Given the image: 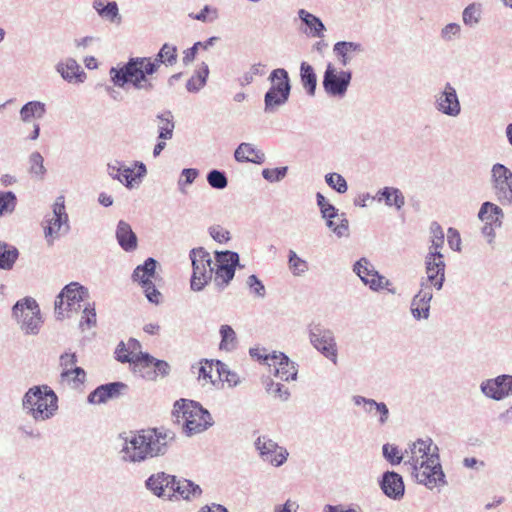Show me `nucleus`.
Returning a JSON list of instances; mask_svg holds the SVG:
<instances>
[{"instance_id":"nucleus-54","label":"nucleus","mask_w":512,"mask_h":512,"mask_svg":"<svg viewBox=\"0 0 512 512\" xmlns=\"http://www.w3.org/2000/svg\"><path fill=\"white\" fill-rule=\"evenodd\" d=\"M209 232L211 237L219 243L227 242L230 239L229 231L220 225L210 227Z\"/></svg>"},{"instance_id":"nucleus-11","label":"nucleus","mask_w":512,"mask_h":512,"mask_svg":"<svg viewBox=\"0 0 512 512\" xmlns=\"http://www.w3.org/2000/svg\"><path fill=\"white\" fill-rule=\"evenodd\" d=\"M13 314L27 333H35L41 324L40 309L34 299L18 301Z\"/></svg>"},{"instance_id":"nucleus-32","label":"nucleus","mask_w":512,"mask_h":512,"mask_svg":"<svg viewBox=\"0 0 512 512\" xmlns=\"http://www.w3.org/2000/svg\"><path fill=\"white\" fill-rule=\"evenodd\" d=\"M317 203L321 209L323 217L328 219L329 227H331L338 235H342L347 230V226L335 225L333 221L334 218H337L335 207L332 206L320 193L317 194Z\"/></svg>"},{"instance_id":"nucleus-46","label":"nucleus","mask_w":512,"mask_h":512,"mask_svg":"<svg viewBox=\"0 0 512 512\" xmlns=\"http://www.w3.org/2000/svg\"><path fill=\"white\" fill-rule=\"evenodd\" d=\"M381 194L385 198L386 204L388 205H394L397 208H401L404 204V197L398 189L387 187L382 191Z\"/></svg>"},{"instance_id":"nucleus-50","label":"nucleus","mask_w":512,"mask_h":512,"mask_svg":"<svg viewBox=\"0 0 512 512\" xmlns=\"http://www.w3.org/2000/svg\"><path fill=\"white\" fill-rule=\"evenodd\" d=\"M326 182L339 193H345L347 191L346 180L338 173L327 174Z\"/></svg>"},{"instance_id":"nucleus-41","label":"nucleus","mask_w":512,"mask_h":512,"mask_svg":"<svg viewBox=\"0 0 512 512\" xmlns=\"http://www.w3.org/2000/svg\"><path fill=\"white\" fill-rule=\"evenodd\" d=\"M159 139L167 140L173 136L174 123L172 115L165 113L158 116Z\"/></svg>"},{"instance_id":"nucleus-22","label":"nucleus","mask_w":512,"mask_h":512,"mask_svg":"<svg viewBox=\"0 0 512 512\" xmlns=\"http://www.w3.org/2000/svg\"><path fill=\"white\" fill-rule=\"evenodd\" d=\"M126 385L122 382H113L97 387L88 396V401L91 404L106 403L110 399H115L120 396Z\"/></svg>"},{"instance_id":"nucleus-15","label":"nucleus","mask_w":512,"mask_h":512,"mask_svg":"<svg viewBox=\"0 0 512 512\" xmlns=\"http://www.w3.org/2000/svg\"><path fill=\"white\" fill-rule=\"evenodd\" d=\"M350 80V72H337L331 64H328L324 74L323 86L328 94L343 95L348 88Z\"/></svg>"},{"instance_id":"nucleus-23","label":"nucleus","mask_w":512,"mask_h":512,"mask_svg":"<svg viewBox=\"0 0 512 512\" xmlns=\"http://www.w3.org/2000/svg\"><path fill=\"white\" fill-rule=\"evenodd\" d=\"M432 299V292L425 283H422L421 290L412 300L411 312L417 319H426L429 316L430 301Z\"/></svg>"},{"instance_id":"nucleus-2","label":"nucleus","mask_w":512,"mask_h":512,"mask_svg":"<svg viewBox=\"0 0 512 512\" xmlns=\"http://www.w3.org/2000/svg\"><path fill=\"white\" fill-rule=\"evenodd\" d=\"M173 434L163 429H143L133 435L124 447L125 456L133 461H142L166 453Z\"/></svg>"},{"instance_id":"nucleus-53","label":"nucleus","mask_w":512,"mask_h":512,"mask_svg":"<svg viewBox=\"0 0 512 512\" xmlns=\"http://www.w3.org/2000/svg\"><path fill=\"white\" fill-rule=\"evenodd\" d=\"M289 266L294 274L298 275L307 269V264L299 258L294 251H290Z\"/></svg>"},{"instance_id":"nucleus-44","label":"nucleus","mask_w":512,"mask_h":512,"mask_svg":"<svg viewBox=\"0 0 512 512\" xmlns=\"http://www.w3.org/2000/svg\"><path fill=\"white\" fill-rule=\"evenodd\" d=\"M62 382L79 386L84 383L86 378L85 371L80 367H75L73 370L61 372L60 374Z\"/></svg>"},{"instance_id":"nucleus-39","label":"nucleus","mask_w":512,"mask_h":512,"mask_svg":"<svg viewBox=\"0 0 512 512\" xmlns=\"http://www.w3.org/2000/svg\"><path fill=\"white\" fill-rule=\"evenodd\" d=\"M140 348H141L140 343L135 339H129L127 341V343L121 342L118 345L116 352H115L116 358L118 361H120L122 363L128 362V360H124L120 356H122V354H123L124 356L125 355L128 356L127 358H129V359L132 356H138L141 353Z\"/></svg>"},{"instance_id":"nucleus-47","label":"nucleus","mask_w":512,"mask_h":512,"mask_svg":"<svg viewBox=\"0 0 512 512\" xmlns=\"http://www.w3.org/2000/svg\"><path fill=\"white\" fill-rule=\"evenodd\" d=\"M16 206V197L12 192H0V216L11 213Z\"/></svg>"},{"instance_id":"nucleus-7","label":"nucleus","mask_w":512,"mask_h":512,"mask_svg":"<svg viewBox=\"0 0 512 512\" xmlns=\"http://www.w3.org/2000/svg\"><path fill=\"white\" fill-rule=\"evenodd\" d=\"M87 295V290L77 282L66 285L55 301L57 318L64 319L71 317L73 313H77Z\"/></svg>"},{"instance_id":"nucleus-18","label":"nucleus","mask_w":512,"mask_h":512,"mask_svg":"<svg viewBox=\"0 0 512 512\" xmlns=\"http://www.w3.org/2000/svg\"><path fill=\"white\" fill-rule=\"evenodd\" d=\"M176 484V477L159 472L151 475L146 481L147 488L158 497L171 499L174 496V486Z\"/></svg>"},{"instance_id":"nucleus-9","label":"nucleus","mask_w":512,"mask_h":512,"mask_svg":"<svg viewBox=\"0 0 512 512\" xmlns=\"http://www.w3.org/2000/svg\"><path fill=\"white\" fill-rule=\"evenodd\" d=\"M193 273L191 277V288L200 291L212 279L214 266L209 252L203 248L192 249L190 252Z\"/></svg>"},{"instance_id":"nucleus-34","label":"nucleus","mask_w":512,"mask_h":512,"mask_svg":"<svg viewBox=\"0 0 512 512\" xmlns=\"http://www.w3.org/2000/svg\"><path fill=\"white\" fill-rule=\"evenodd\" d=\"M57 69L62 77L68 81L83 82L86 78L84 71L73 59H68L66 62L59 64Z\"/></svg>"},{"instance_id":"nucleus-42","label":"nucleus","mask_w":512,"mask_h":512,"mask_svg":"<svg viewBox=\"0 0 512 512\" xmlns=\"http://www.w3.org/2000/svg\"><path fill=\"white\" fill-rule=\"evenodd\" d=\"M17 257L18 251L16 248L0 242V268H11Z\"/></svg>"},{"instance_id":"nucleus-28","label":"nucleus","mask_w":512,"mask_h":512,"mask_svg":"<svg viewBox=\"0 0 512 512\" xmlns=\"http://www.w3.org/2000/svg\"><path fill=\"white\" fill-rule=\"evenodd\" d=\"M234 157L238 162H252L261 164L264 161V153L250 143H241L235 150Z\"/></svg>"},{"instance_id":"nucleus-1","label":"nucleus","mask_w":512,"mask_h":512,"mask_svg":"<svg viewBox=\"0 0 512 512\" xmlns=\"http://www.w3.org/2000/svg\"><path fill=\"white\" fill-rule=\"evenodd\" d=\"M405 465L409 466L416 481L429 489L445 484L438 448L429 438L418 439L405 450Z\"/></svg>"},{"instance_id":"nucleus-56","label":"nucleus","mask_w":512,"mask_h":512,"mask_svg":"<svg viewBox=\"0 0 512 512\" xmlns=\"http://www.w3.org/2000/svg\"><path fill=\"white\" fill-rule=\"evenodd\" d=\"M77 358L74 353H65L60 357L61 372L73 370L76 366Z\"/></svg>"},{"instance_id":"nucleus-35","label":"nucleus","mask_w":512,"mask_h":512,"mask_svg":"<svg viewBox=\"0 0 512 512\" xmlns=\"http://www.w3.org/2000/svg\"><path fill=\"white\" fill-rule=\"evenodd\" d=\"M156 261L153 258H148L144 265L138 266L133 273V278L141 286L152 283L155 275Z\"/></svg>"},{"instance_id":"nucleus-30","label":"nucleus","mask_w":512,"mask_h":512,"mask_svg":"<svg viewBox=\"0 0 512 512\" xmlns=\"http://www.w3.org/2000/svg\"><path fill=\"white\" fill-rule=\"evenodd\" d=\"M361 51V45L353 42H338L334 45V53L344 66L349 64Z\"/></svg>"},{"instance_id":"nucleus-19","label":"nucleus","mask_w":512,"mask_h":512,"mask_svg":"<svg viewBox=\"0 0 512 512\" xmlns=\"http://www.w3.org/2000/svg\"><path fill=\"white\" fill-rule=\"evenodd\" d=\"M354 270L361 280L373 290L383 289L389 284L388 280L384 276L379 275L373 266L364 258L360 259L355 264Z\"/></svg>"},{"instance_id":"nucleus-13","label":"nucleus","mask_w":512,"mask_h":512,"mask_svg":"<svg viewBox=\"0 0 512 512\" xmlns=\"http://www.w3.org/2000/svg\"><path fill=\"white\" fill-rule=\"evenodd\" d=\"M493 188L502 204L512 203V172L502 164L492 168Z\"/></svg>"},{"instance_id":"nucleus-49","label":"nucleus","mask_w":512,"mask_h":512,"mask_svg":"<svg viewBox=\"0 0 512 512\" xmlns=\"http://www.w3.org/2000/svg\"><path fill=\"white\" fill-rule=\"evenodd\" d=\"M481 15V9L479 5L470 4L463 11V21L466 25H474L478 23Z\"/></svg>"},{"instance_id":"nucleus-17","label":"nucleus","mask_w":512,"mask_h":512,"mask_svg":"<svg viewBox=\"0 0 512 512\" xmlns=\"http://www.w3.org/2000/svg\"><path fill=\"white\" fill-rule=\"evenodd\" d=\"M256 448L261 457L274 466H280L287 460L288 452L286 449L278 446L277 443L265 436L257 439Z\"/></svg>"},{"instance_id":"nucleus-37","label":"nucleus","mask_w":512,"mask_h":512,"mask_svg":"<svg viewBox=\"0 0 512 512\" xmlns=\"http://www.w3.org/2000/svg\"><path fill=\"white\" fill-rule=\"evenodd\" d=\"M300 76L303 87L306 89L308 94L314 95L317 84V77L313 67L306 62H302L300 67Z\"/></svg>"},{"instance_id":"nucleus-43","label":"nucleus","mask_w":512,"mask_h":512,"mask_svg":"<svg viewBox=\"0 0 512 512\" xmlns=\"http://www.w3.org/2000/svg\"><path fill=\"white\" fill-rule=\"evenodd\" d=\"M220 334L222 337L220 342V349L229 351L236 347V333L229 325H222Z\"/></svg>"},{"instance_id":"nucleus-55","label":"nucleus","mask_w":512,"mask_h":512,"mask_svg":"<svg viewBox=\"0 0 512 512\" xmlns=\"http://www.w3.org/2000/svg\"><path fill=\"white\" fill-rule=\"evenodd\" d=\"M43 157L39 153H34L30 157V170L35 175H43L45 172L43 165Z\"/></svg>"},{"instance_id":"nucleus-40","label":"nucleus","mask_w":512,"mask_h":512,"mask_svg":"<svg viewBox=\"0 0 512 512\" xmlns=\"http://www.w3.org/2000/svg\"><path fill=\"white\" fill-rule=\"evenodd\" d=\"M299 17L311 29L312 35L314 37L321 36L324 30V25L318 17L314 16L313 14L307 12L304 9H301L299 11Z\"/></svg>"},{"instance_id":"nucleus-14","label":"nucleus","mask_w":512,"mask_h":512,"mask_svg":"<svg viewBox=\"0 0 512 512\" xmlns=\"http://www.w3.org/2000/svg\"><path fill=\"white\" fill-rule=\"evenodd\" d=\"M68 215L65 213L64 197L59 196L54 204L52 218L47 220L44 227L45 237L48 241H52L58 237L62 229L67 230Z\"/></svg>"},{"instance_id":"nucleus-33","label":"nucleus","mask_w":512,"mask_h":512,"mask_svg":"<svg viewBox=\"0 0 512 512\" xmlns=\"http://www.w3.org/2000/svg\"><path fill=\"white\" fill-rule=\"evenodd\" d=\"M174 488V496L176 499H184L189 500L191 498H195L201 495V488L194 484L192 481L183 479L176 480V484Z\"/></svg>"},{"instance_id":"nucleus-52","label":"nucleus","mask_w":512,"mask_h":512,"mask_svg":"<svg viewBox=\"0 0 512 512\" xmlns=\"http://www.w3.org/2000/svg\"><path fill=\"white\" fill-rule=\"evenodd\" d=\"M213 40H214V38H211L205 44H202L201 42H197L191 48L186 49L183 52V59H182L183 63L185 65L190 64L195 59L198 48L203 47L204 49H206L208 47V45L212 44Z\"/></svg>"},{"instance_id":"nucleus-16","label":"nucleus","mask_w":512,"mask_h":512,"mask_svg":"<svg viewBox=\"0 0 512 512\" xmlns=\"http://www.w3.org/2000/svg\"><path fill=\"white\" fill-rule=\"evenodd\" d=\"M264 362L273 368L274 374L281 380H294L297 375V369L289 358L283 353H272L264 357Z\"/></svg>"},{"instance_id":"nucleus-57","label":"nucleus","mask_w":512,"mask_h":512,"mask_svg":"<svg viewBox=\"0 0 512 512\" xmlns=\"http://www.w3.org/2000/svg\"><path fill=\"white\" fill-rule=\"evenodd\" d=\"M220 372L221 374L219 375L218 381L227 382L230 386L238 383V376L234 372H231L224 363H222Z\"/></svg>"},{"instance_id":"nucleus-36","label":"nucleus","mask_w":512,"mask_h":512,"mask_svg":"<svg viewBox=\"0 0 512 512\" xmlns=\"http://www.w3.org/2000/svg\"><path fill=\"white\" fill-rule=\"evenodd\" d=\"M46 112L45 104L39 101H31L25 104L21 111V119L24 122H30L34 119H40Z\"/></svg>"},{"instance_id":"nucleus-4","label":"nucleus","mask_w":512,"mask_h":512,"mask_svg":"<svg viewBox=\"0 0 512 512\" xmlns=\"http://www.w3.org/2000/svg\"><path fill=\"white\" fill-rule=\"evenodd\" d=\"M156 70L157 63L152 62L151 58L139 57L130 59L121 69L111 68L110 76L116 86L123 87L126 83H131L140 89L151 87L146 75H151Z\"/></svg>"},{"instance_id":"nucleus-27","label":"nucleus","mask_w":512,"mask_h":512,"mask_svg":"<svg viewBox=\"0 0 512 512\" xmlns=\"http://www.w3.org/2000/svg\"><path fill=\"white\" fill-rule=\"evenodd\" d=\"M438 108L445 114L457 115L460 112V104L454 88L449 84L438 98Z\"/></svg>"},{"instance_id":"nucleus-12","label":"nucleus","mask_w":512,"mask_h":512,"mask_svg":"<svg viewBox=\"0 0 512 512\" xmlns=\"http://www.w3.org/2000/svg\"><path fill=\"white\" fill-rule=\"evenodd\" d=\"M238 262L239 256L235 252L225 251L216 253L214 282L217 286L224 287L233 279Z\"/></svg>"},{"instance_id":"nucleus-60","label":"nucleus","mask_w":512,"mask_h":512,"mask_svg":"<svg viewBox=\"0 0 512 512\" xmlns=\"http://www.w3.org/2000/svg\"><path fill=\"white\" fill-rule=\"evenodd\" d=\"M96 323V313H95V309L92 307H86L84 310H83V315H82V320H81V326H83L84 324L87 326V327H91L92 325H95Z\"/></svg>"},{"instance_id":"nucleus-48","label":"nucleus","mask_w":512,"mask_h":512,"mask_svg":"<svg viewBox=\"0 0 512 512\" xmlns=\"http://www.w3.org/2000/svg\"><path fill=\"white\" fill-rule=\"evenodd\" d=\"M95 8L98 13L109 20H114L118 15V7L115 2L104 5L101 1L95 2Z\"/></svg>"},{"instance_id":"nucleus-26","label":"nucleus","mask_w":512,"mask_h":512,"mask_svg":"<svg viewBox=\"0 0 512 512\" xmlns=\"http://www.w3.org/2000/svg\"><path fill=\"white\" fill-rule=\"evenodd\" d=\"M222 368V362L203 360L198 366V380L202 381L203 384H215L219 375L221 374L220 369Z\"/></svg>"},{"instance_id":"nucleus-64","label":"nucleus","mask_w":512,"mask_h":512,"mask_svg":"<svg viewBox=\"0 0 512 512\" xmlns=\"http://www.w3.org/2000/svg\"><path fill=\"white\" fill-rule=\"evenodd\" d=\"M367 403L374 406L376 411L380 414V421L383 423L388 417V409L384 403H376L374 400H369Z\"/></svg>"},{"instance_id":"nucleus-5","label":"nucleus","mask_w":512,"mask_h":512,"mask_svg":"<svg viewBox=\"0 0 512 512\" xmlns=\"http://www.w3.org/2000/svg\"><path fill=\"white\" fill-rule=\"evenodd\" d=\"M173 415L188 435L200 433L212 425L210 413L192 400L176 401L173 406Z\"/></svg>"},{"instance_id":"nucleus-61","label":"nucleus","mask_w":512,"mask_h":512,"mask_svg":"<svg viewBox=\"0 0 512 512\" xmlns=\"http://www.w3.org/2000/svg\"><path fill=\"white\" fill-rule=\"evenodd\" d=\"M142 288L144 289V292L146 294V297L148 298V300L152 303H159L160 301V297H161V294L160 292L155 288V286L153 285V283L151 284H148V285H145V286H142Z\"/></svg>"},{"instance_id":"nucleus-63","label":"nucleus","mask_w":512,"mask_h":512,"mask_svg":"<svg viewBox=\"0 0 512 512\" xmlns=\"http://www.w3.org/2000/svg\"><path fill=\"white\" fill-rule=\"evenodd\" d=\"M197 176L198 172L196 169H184L182 171V179L180 180V184H191Z\"/></svg>"},{"instance_id":"nucleus-10","label":"nucleus","mask_w":512,"mask_h":512,"mask_svg":"<svg viewBox=\"0 0 512 512\" xmlns=\"http://www.w3.org/2000/svg\"><path fill=\"white\" fill-rule=\"evenodd\" d=\"M270 79L272 86L265 95L266 110H272L274 107L284 104L290 93L289 77L285 69L273 70Z\"/></svg>"},{"instance_id":"nucleus-38","label":"nucleus","mask_w":512,"mask_h":512,"mask_svg":"<svg viewBox=\"0 0 512 512\" xmlns=\"http://www.w3.org/2000/svg\"><path fill=\"white\" fill-rule=\"evenodd\" d=\"M177 48L174 45L165 43L159 53L157 54L156 59L153 62L157 63V68L160 64H165L167 66H173L177 62Z\"/></svg>"},{"instance_id":"nucleus-8","label":"nucleus","mask_w":512,"mask_h":512,"mask_svg":"<svg viewBox=\"0 0 512 512\" xmlns=\"http://www.w3.org/2000/svg\"><path fill=\"white\" fill-rule=\"evenodd\" d=\"M124 360H128L132 367V371L146 380H156L158 377H164L169 372V365L163 360L155 359L148 353L141 352L138 356H120Z\"/></svg>"},{"instance_id":"nucleus-58","label":"nucleus","mask_w":512,"mask_h":512,"mask_svg":"<svg viewBox=\"0 0 512 512\" xmlns=\"http://www.w3.org/2000/svg\"><path fill=\"white\" fill-rule=\"evenodd\" d=\"M447 240L451 249L460 251L461 249V237L459 232L455 228H449L447 231Z\"/></svg>"},{"instance_id":"nucleus-20","label":"nucleus","mask_w":512,"mask_h":512,"mask_svg":"<svg viewBox=\"0 0 512 512\" xmlns=\"http://www.w3.org/2000/svg\"><path fill=\"white\" fill-rule=\"evenodd\" d=\"M482 391L485 395L500 400L512 393V376L503 375L483 383Z\"/></svg>"},{"instance_id":"nucleus-62","label":"nucleus","mask_w":512,"mask_h":512,"mask_svg":"<svg viewBox=\"0 0 512 512\" xmlns=\"http://www.w3.org/2000/svg\"><path fill=\"white\" fill-rule=\"evenodd\" d=\"M460 32V26L456 23H450L446 25L441 32L442 38L446 40L452 39L453 36Z\"/></svg>"},{"instance_id":"nucleus-31","label":"nucleus","mask_w":512,"mask_h":512,"mask_svg":"<svg viewBox=\"0 0 512 512\" xmlns=\"http://www.w3.org/2000/svg\"><path fill=\"white\" fill-rule=\"evenodd\" d=\"M478 216L486 224L484 230L487 229V226L492 229L493 226H500L502 210L491 202H485L482 205Z\"/></svg>"},{"instance_id":"nucleus-51","label":"nucleus","mask_w":512,"mask_h":512,"mask_svg":"<svg viewBox=\"0 0 512 512\" xmlns=\"http://www.w3.org/2000/svg\"><path fill=\"white\" fill-rule=\"evenodd\" d=\"M209 185L216 189H223L227 186L228 181L224 173L218 170H212L207 176Z\"/></svg>"},{"instance_id":"nucleus-24","label":"nucleus","mask_w":512,"mask_h":512,"mask_svg":"<svg viewBox=\"0 0 512 512\" xmlns=\"http://www.w3.org/2000/svg\"><path fill=\"white\" fill-rule=\"evenodd\" d=\"M381 488L385 495L393 499L401 498L405 491L403 479L396 472H386L383 475Z\"/></svg>"},{"instance_id":"nucleus-25","label":"nucleus","mask_w":512,"mask_h":512,"mask_svg":"<svg viewBox=\"0 0 512 512\" xmlns=\"http://www.w3.org/2000/svg\"><path fill=\"white\" fill-rule=\"evenodd\" d=\"M146 173L145 166L135 163L131 167L121 166L119 168L112 167L111 174L126 186H132L134 182L140 179Z\"/></svg>"},{"instance_id":"nucleus-21","label":"nucleus","mask_w":512,"mask_h":512,"mask_svg":"<svg viewBox=\"0 0 512 512\" xmlns=\"http://www.w3.org/2000/svg\"><path fill=\"white\" fill-rule=\"evenodd\" d=\"M310 340L317 350L321 351L333 362L336 361L335 343L329 332H323L319 327H315L311 331Z\"/></svg>"},{"instance_id":"nucleus-45","label":"nucleus","mask_w":512,"mask_h":512,"mask_svg":"<svg viewBox=\"0 0 512 512\" xmlns=\"http://www.w3.org/2000/svg\"><path fill=\"white\" fill-rule=\"evenodd\" d=\"M383 455L392 465H398L402 460L405 461V452L402 453L395 445L385 444L383 446Z\"/></svg>"},{"instance_id":"nucleus-59","label":"nucleus","mask_w":512,"mask_h":512,"mask_svg":"<svg viewBox=\"0 0 512 512\" xmlns=\"http://www.w3.org/2000/svg\"><path fill=\"white\" fill-rule=\"evenodd\" d=\"M287 168H275V169H264L262 175L269 181H278L283 178L286 174Z\"/></svg>"},{"instance_id":"nucleus-3","label":"nucleus","mask_w":512,"mask_h":512,"mask_svg":"<svg viewBox=\"0 0 512 512\" xmlns=\"http://www.w3.org/2000/svg\"><path fill=\"white\" fill-rule=\"evenodd\" d=\"M431 245L425 257L426 281L436 289H441L445 279V262L441 250L444 246L442 227L433 222L430 225Z\"/></svg>"},{"instance_id":"nucleus-6","label":"nucleus","mask_w":512,"mask_h":512,"mask_svg":"<svg viewBox=\"0 0 512 512\" xmlns=\"http://www.w3.org/2000/svg\"><path fill=\"white\" fill-rule=\"evenodd\" d=\"M23 407L35 420H47L58 410V397L47 385L34 386L25 393Z\"/></svg>"},{"instance_id":"nucleus-29","label":"nucleus","mask_w":512,"mask_h":512,"mask_svg":"<svg viewBox=\"0 0 512 512\" xmlns=\"http://www.w3.org/2000/svg\"><path fill=\"white\" fill-rule=\"evenodd\" d=\"M116 237L118 243L125 251H132L136 249L137 237L128 223L124 221H120L118 223Z\"/></svg>"}]
</instances>
